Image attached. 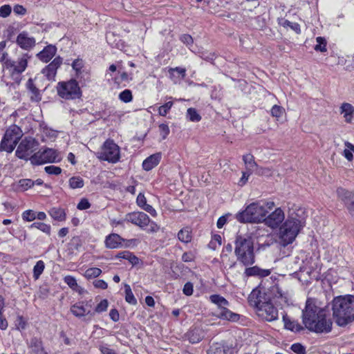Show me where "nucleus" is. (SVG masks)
Segmentation results:
<instances>
[{
    "instance_id": "17",
    "label": "nucleus",
    "mask_w": 354,
    "mask_h": 354,
    "mask_svg": "<svg viewBox=\"0 0 354 354\" xmlns=\"http://www.w3.org/2000/svg\"><path fill=\"white\" fill-rule=\"evenodd\" d=\"M63 62V59L57 56L48 65L42 69L41 73L49 80H54L57 69L60 67Z\"/></svg>"
},
{
    "instance_id": "49",
    "label": "nucleus",
    "mask_w": 354,
    "mask_h": 354,
    "mask_svg": "<svg viewBox=\"0 0 354 354\" xmlns=\"http://www.w3.org/2000/svg\"><path fill=\"white\" fill-rule=\"evenodd\" d=\"M172 106H173L172 102H167L162 106H160L158 109L159 115L161 116H165Z\"/></svg>"
},
{
    "instance_id": "23",
    "label": "nucleus",
    "mask_w": 354,
    "mask_h": 354,
    "mask_svg": "<svg viewBox=\"0 0 354 354\" xmlns=\"http://www.w3.org/2000/svg\"><path fill=\"white\" fill-rule=\"evenodd\" d=\"M28 346L34 354H48L44 349L40 338L34 337L28 342Z\"/></svg>"
},
{
    "instance_id": "42",
    "label": "nucleus",
    "mask_w": 354,
    "mask_h": 354,
    "mask_svg": "<svg viewBox=\"0 0 354 354\" xmlns=\"http://www.w3.org/2000/svg\"><path fill=\"white\" fill-rule=\"evenodd\" d=\"M203 335H201V331L198 329L192 330L189 333V342L192 344L197 343L203 339Z\"/></svg>"
},
{
    "instance_id": "39",
    "label": "nucleus",
    "mask_w": 354,
    "mask_h": 354,
    "mask_svg": "<svg viewBox=\"0 0 354 354\" xmlns=\"http://www.w3.org/2000/svg\"><path fill=\"white\" fill-rule=\"evenodd\" d=\"M45 268V264L43 261H38L33 268V277L38 279Z\"/></svg>"
},
{
    "instance_id": "55",
    "label": "nucleus",
    "mask_w": 354,
    "mask_h": 354,
    "mask_svg": "<svg viewBox=\"0 0 354 354\" xmlns=\"http://www.w3.org/2000/svg\"><path fill=\"white\" fill-rule=\"evenodd\" d=\"M159 131L162 139H165L167 136L169 134L170 131L167 124H160L159 125Z\"/></svg>"
},
{
    "instance_id": "51",
    "label": "nucleus",
    "mask_w": 354,
    "mask_h": 354,
    "mask_svg": "<svg viewBox=\"0 0 354 354\" xmlns=\"http://www.w3.org/2000/svg\"><path fill=\"white\" fill-rule=\"evenodd\" d=\"M108 308V301L106 299L102 300L95 307V312L97 313H101L107 310Z\"/></svg>"
},
{
    "instance_id": "33",
    "label": "nucleus",
    "mask_w": 354,
    "mask_h": 354,
    "mask_svg": "<svg viewBox=\"0 0 354 354\" xmlns=\"http://www.w3.org/2000/svg\"><path fill=\"white\" fill-rule=\"evenodd\" d=\"M118 259H124L128 260L132 265H136L139 262V259L133 253L129 251H122L115 256Z\"/></svg>"
},
{
    "instance_id": "56",
    "label": "nucleus",
    "mask_w": 354,
    "mask_h": 354,
    "mask_svg": "<svg viewBox=\"0 0 354 354\" xmlns=\"http://www.w3.org/2000/svg\"><path fill=\"white\" fill-rule=\"evenodd\" d=\"M11 7L9 5H4L0 8V17H7L11 13Z\"/></svg>"
},
{
    "instance_id": "41",
    "label": "nucleus",
    "mask_w": 354,
    "mask_h": 354,
    "mask_svg": "<svg viewBox=\"0 0 354 354\" xmlns=\"http://www.w3.org/2000/svg\"><path fill=\"white\" fill-rule=\"evenodd\" d=\"M125 300L130 304L136 305L137 300L135 298L130 286L127 284L125 285Z\"/></svg>"
},
{
    "instance_id": "9",
    "label": "nucleus",
    "mask_w": 354,
    "mask_h": 354,
    "mask_svg": "<svg viewBox=\"0 0 354 354\" xmlns=\"http://www.w3.org/2000/svg\"><path fill=\"white\" fill-rule=\"evenodd\" d=\"M57 89L58 95L66 100L79 98L81 94L80 88L75 80L59 82Z\"/></svg>"
},
{
    "instance_id": "25",
    "label": "nucleus",
    "mask_w": 354,
    "mask_h": 354,
    "mask_svg": "<svg viewBox=\"0 0 354 354\" xmlns=\"http://www.w3.org/2000/svg\"><path fill=\"white\" fill-rule=\"evenodd\" d=\"M266 301L264 297L261 295L260 290L257 289L253 290L248 296V302L250 305L256 309L263 303Z\"/></svg>"
},
{
    "instance_id": "19",
    "label": "nucleus",
    "mask_w": 354,
    "mask_h": 354,
    "mask_svg": "<svg viewBox=\"0 0 354 354\" xmlns=\"http://www.w3.org/2000/svg\"><path fill=\"white\" fill-rule=\"evenodd\" d=\"M56 53L57 47L54 45L49 44L41 51L38 53L36 56L42 62L48 63L55 55Z\"/></svg>"
},
{
    "instance_id": "1",
    "label": "nucleus",
    "mask_w": 354,
    "mask_h": 354,
    "mask_svg": "<svg viewBox=\"0 0 354 354\" xmlns=\"http://www.w3.org/2000/svg\"><path fill=\"white\" fill-rule=\"evenodd\" d=\"M302 319L305 327L313 332L328 333L332 330L333 322L327 318L326 311L317 306L312 299L306 301Z\"/></svg>"
},
{
    "instance_id": "52",
    "label": "nucleus",
    "mask_w": 354,
    "mask_h": 354,
    "mask_svg": "<svg viewBox=\"0 0 354 354\" xmlns=\"http://www.w3.org/2000/svg\"><path fill=\"white\" fill-rule=\"evenodd\" d=\"M45 171L48 174L58 175L61 174L62 169L59 167L50 165L44 168Z\"/></svg>"
},
{
    "instance_id": "28",
    "label": "nucleus",
    "mask_w": 354,
    "mask_h": 354,
    "mask_svg": "<svg viewBox=\"0 0 354 354\" xmlns=\"http://www.w3.org/2000/svg\"><path fill=\"white\" fill-rule=\"evenodd\" d=\"M218 318L225 319L231 322H236L239 319V315L230 311L226 308V306L221 308L220 310L217 311L215 314Z\"/></svg>"
},
{
    "instance_id": "48",
    "label": "nucleus",
    "mask_w": 354,
    "mask_h": 354,
    "mask_svg": "<svg viewBox=\"0 0 354 354\" xmlns=\"http://www.w3.org/2000/svg\"><path fill=\"white\" fill-rule=\"evenodd\" d=\"M284 111L285 110L282 106L274 105L270 110V113L272 117L279 118L283 115Z\"/></svg>"
},
{
    "instance_id": "46",
    "label": "nucleus",
    "mask_w": 354,
    "mask_h": 354,
    "mask_svg": "<svg viewBox=\"0 0 354 354\" xmlns=\"http://www.w3.org/2000/svg\"><path fill=\"white\" fill-rule=\"evenodd\" d=\"M30 227L39 229L48 234L50 232V226L44 223L35 222L30 225Z\"/></svg>"
},
{
    "instance_id": "30",
    "label": "nucleus",
    "mask_w": 354,
    "mask_h": 354,
    "mask_svg": "<svg viewBox=\"0 0 354 354\" xmlns=\"http://www.w3.org/2000/svg\"><path fill=\"white\" fill-rule=\"evenodd\" d=\"M283 321L285 328L290 330L299 332L303 330V327L298 322L290 320L286 315H283Z\"/></svg>"
},
{
    "instance_id": "22",
    "label": "nucleus",
    "mask_w": 354,
    "mask_h": 354,
    "mask_svg": "<svg viewBox=\"0 0 354 354\" xmlns=\"http://www.w3.org/2000/svg\"><path fill=\"white\" fill-rule=\"evenodd\" d=\"M162 158L161 153H156L147 158L142 162V168L145 171H150L156 167Z\"/></svg>"
},
{
    "instance_id": "10",
    "label": "nucleus",
    "mask_w": 354,
    "mask_h": 354,
    "mask_svg": "<svg viewBox=\"0 0 354 354\" xmlns=\"http://www.w3.org/2000/svg\"><path fill=\"white\" fill-rule=\"evenodd\" d=\"M61 158L58 152L50 148L39 150L30 156V160L33 165H43L48 162H56L60 160Z\"/></svg>"
},
{
    "instance_id": "32",
    "label": "nucleus",
    "mask_w": 354,
    "mask_h": 354,
    "mask_svg": "<svg viewBox=\"0 0 354 354\" xmlns=\"http://www.w3.org/2000/svg\"><path fill=\"white\" fill-rule=\"evenodd\" d=\"M279 24L285 28H290L296 33L299 34L301 32L300 26L295 22H291L284 18L279 19Z\"/></svg>"
},
{
    "instance_id": "15",
    "label": "nucleus",
    "mask_w": 354,
    "mask_h": 354,
    "mask_svg": "<svg viewBox=\"0 0 354 354\" xmlns=\"http://www.w3.org/2000/svg\"><path fill=\"white\" fill-rule=\"evenodd\" d=\"M337 197L344 202L351 214H354V192L346 190L344 188L337 189Z\"/></svg>"
},
{
    "instance_id": "14",
    "label": "nucleus",
    "mask_w": 354,
    "mask_h": 354,
    "mask_svg": "<svg viewBox=\"0 0 354 354\" xmlns=\"http://www.w3.org/2000/svg\"><path fill=\"white\" fill-rule=\"evenodd\" d=\"M92 300L82 301L71 306L70 310L75 317H82L87 315H93L94 313H92Z\"/></svg>"
},
{
    "instance_id": "7",
    "label": "nucleus",
    "mask_w": 354,
    "mask_h": 354,
    "mask_svg": "<svg viewBox=\"0 0 354 354\" xmlns=\"http://www.w3.org/2000/svg\"><path fill=\"white\" fill-rule=\"evenodd\" d=\"M22 136L21 129L17 125L10 126L6 131L0 143V150L11 153Z\"/></svg>"
},
{
    "instance_id": "53",
    "label": "nucleus",
    "mask_w": 354,
    "mask_h": 354,
    "mask_svg": "<svg viewBox=\"0 0 354 354\" xmlns=\"http://www.w3.org/2000/svg\"><path fill=\"white\" fill-rule=\"evenodd\" d=\"M174 72H176L178 74L181 75V77L183 79L185 77L186 75V70L185 68H180V67H176V68H171L169 70V73L171 76L174 75Z\"/></svg>"
},
{
    "instance_id": "58",
    "label": "nucleus",
    "mask_w": 354,
    "mask_h": 354,
    "mask_svg": "<svg viewBox=\"0 0 354 354\" xmlns=\"http://www.w3.org/2000/svg\"><path fill=\"white\" fill-rule=\"evenodd\" d=\"M292 351L297 354H305V348L300 344H294L291 346Z\"/></svg>"
},
{
    "instance_id": "8",
    "label": "nucleus",
    "mask_w": 354,
    "mask_h": 354,
    "mask_svg": "<svg viewBox=\"0 0 354 354\" xmlns=\"http://www.w3.org/2000/svg\"><path fill=\"white\" fill-rule=\"evenodd\" d=\"M97 157L102 160L115 163L120 158V148L113 140H107L97 153Z\"/></svg>"
},
{
    "instance_id": "35",
    "label": "nucleus",
    "mask_w": 354,
    "mask_h": 354,
    "mask_svg": "<svg viewBox=\"0 0 354 354\" xmlns=\"http://www.w3.org/2000/svg\"><path fill=\"white\" fill-rule=\"evenodd\" d=\"M210 301L218 306V311L221 308L229 305V302L223 297L218 295H212L209 297Z\"/></svg>"
},
{
    "instance_id": "44",
    "label": "nucleus",
    "mask_w": 354,
    "mask_h": 354,
    "mask_svg": "<svg viewBox=\"0 0 354 354\" xmlns=\"http://www.w3.org/2000/svg\"><path fill=\"white\" fill-rule=\"evenodd\" d=\"M119 99L125 103H128L132 101L133 95L132 92L129 89H125L119 94Z\"/></svg>"
},
{
    "instance_id": "27",
    "label": "nucleus",
    "mask_w": 354,
    "mask_h": 354,
    "mask_svg": "<svg viewBox=\"0 0 354 354\" xmlns=\"http://www.w3.org/2000/svg\"><path fill=\"white\" fill-rule=\"evenodd\" d=\"M274 298L281 306L289 305V298L286 292L283 291L279 286H276L272 289Z\"/></svg>"
},
{
    "instance_id": "59",
    "label": "nucleus",
    "mask_w": 354,
    "mask_h": 354,
    "mask_svg": "<svg viewBox=\"0 0 354 354\" xmlns=\"http://www.w3.org/2000/svg\"><path fill=\"white\" fill-rule=\"evenodd\" d=\"M194 286L191 282H187L183 289V293L187 296H191L193 294Z\"/></svg>"
},
{
    "instance_id": "18",
    "label": "nucleus",
    "mask_w": 354,
    "mask_h": 354,
    "mask_svg": "<svg viewBox=\"0 0 354 354\" xmlns=\"http://www.w3.org/2000/svg\"><path fill=\"white\" fill-rule=\"evenodd\" d=\"M17 44L24 50H30L36 44L35 39L28 36V33L22 32L19 33L17 37Z\"/></svg>"
},
{
    "instance_id": "37",
    "label": "nucleus",
    "mask_w": 354,
    "mask_h": 354,
    "mask_svg": "<svg viewBox=\"0 0 354 354\" xmlns=\"http://www.w3.org/2000/svg\"><path fill=\"white\" fill-rule=\"evenodd\" d=\"M178 239L183 243H189L192 240L191 232L188 228H184L178 233Z\"/></svg>"
},
{
    "instance_id": "21",
    "label": "nucleus",
    "mask_w": 354,
    "mask_h": 354,
    "mask_svg": "<svg viewBox=\"0 0 354 354\" xmlns=\"http://www.w3.org/2000/svg\"><path fill=\"white\" fill-rule=\"evenodd\" d=\"M340 113L343 115L344 121L347 123H353L354 121V106L347 102L342 103L340 106Z\"/></svg>"
},
{
    "instance_id": "29",
    "label": "nucleus",
    "mask_w": 354,
    "mask_h": 354,
    "mask_svg": "<svg viewBox=\"0 0 354 354\" xmlns=\"http://www.w3.org/2000/svg\"><path fill=\"white\" fill-rule=\"evenodd\" d=\"M214 354H232L233 348L225 343H216L212 346Z\"/></svg>"
},
{
    "instance_id": "60",
    "label": "nucleus",
    "mask_w": 354,
    "mask_h": 354,
    "mask_svg": "<svg viewBox=\"0 0 354 354\" xmlns=\"http://www.w3.org/2000/svg\"><path fill=\"white\" fill-rule=\"evenodd\" d=\"M84 66V62L81 59H76L73 61L72 64V67L74 70H75L77 72H79L81 71V69Z\"/></svg>"
},
{
    "instance_id": "34",
    "label": "nucleus",
    "mask_w": 354,
    "mask_h": 354,
    "mask_svg": "<svg viewBox=\"0 0 354 354\" xmlns=\"http://www.w3.org/2000/svg\"><path fill=\"white\" fill-rule=\"evenodd\" d=\"M354 153V145L348 141L344 142V149L343 150L342 155L348 161L353 160Z\"/></svg>"
},
{
    "instance_id": "47",
    "label": "nucleus",
    "mask_w": 354,
    "mask_h": 354,
    "mask_svg": "<svg viewBox=\"0 0 354 354\" xmlns=\"http://www.w3.org/2000/svg\"><path fill=\"white\" fill-rule=\"evenodd\" d=\"M64 281L73 290H78L79 286L75 277L68 275L64 277Z\"/></svg>"
},
{
    "instance_id": "57",
    "label": "nucleus",
    "mask_w": 354,
    "mask_h": 354,
    "mask_svg": "<svg viewBox=\"0 0 354 354\" xmlns=\"http://www.w3.org/2000/svg\"><path fill=\"white\" fill-rule=\"evenodd\" d=\"M91 207V204L86 198H82L77 205V208L80 210L87 209Z\"/></svg>"
},
{
    "instance_id": "4",
    "label": "nucleus",
    "mask_w": 354,
    "mask_h": 354,
    "mask_svg": "<svg viewBox=\"0 0 354 354\" xmlns=\"http://www.w3.org/2000/svg\"><path fill=\"white\" fill-rule=\"evenodd\" d=\"M235 254L237 260L243 266H248L255 262L254 243L248 235L238 236L235 241Z\"/></svg>"
},
{
    "instance_id": "45",
    "label": "nucleus",
    "mask_w": 354,
    "mask_h": 354,
    "mask_svg": "<svg viewBox=\"0 0 354 354\" xmlns=\"http://www.w3.org/2000/svg\"><path fill=\"white\" fill-rule=\"evenodd\" d=\"M102 270L98 268H90L85 271L84 276L87 279L95 278L100 275Z\"/></svg>"
},
{
    "instance_id": "43",
    "label": "nucleus",
    "mask_w": 354,
    "mask_h": 354,
    "mask_svg": "<svg viewBox=\"0 0 354 354\" xmlns=\"http://www.w3.org/2000/svg\"><path fill=\"white\" fill-rule=\"evenodd\" d=\"M316 41L317 42V44L315 46L314 49L316 51H319L322 53L326 52L327 50L326 39L322 37H317L316 38Z\"/></svg>"
},
{
    "instance_id": "31",
    "label": "nucleus",
    "mask_w": 354,
    "mask_h": 354,
    "mask_svg": "<svg viewBox=\"0 0 354 354\" xmlns=\"http://www.w3.org/2000/svg\"><path fill=\"white\" fill-rule=\"evenodd\" d=\"M50 216L55 221H64L66 220V213L64 209L60 207H53L49 211Z\"/></svg>"
},
{
    "instance_id": "13",
    "label": "nucleus",
    "mask_w": 354,
    "mask_h": 354,
    "mask_svg": "<svg viewBox=\"0 0 354 354\" xmlns=\"http://www.w3.org/2000/svg\"><path fill=\"white\" fill-rule=\"evenodd\" d=\"M31 58V55L28 53L21 55L17 61L10 59L5 62V67L8 69H12L13 73H22L27 68L28 61Z\"/></svg>"
},
{
    "instance_id": "63",
    "label": "nucleus",
    "mask_w": 354,
    "mask_h": 354,
    "mask_svg": "<svg viewBox=\"0 0 354 354\" xmlns=\"http://www.w3.org/2000/svg\"><path fill=\"white\" fill-rule=\"evenodd\" d=\"M26 326V322L23 317L19 316L16 320V327L18 330H24Z\"/></svg>"
},
{
    "instance_id": "50",
    "label": "nucleus",
    "mask_w": 354,
    "mask_h": 354,
    "mask_svg": "<svg viewBox=\"0 0 354 354\" xmlns=\"http://www.w3.org/2000/svg\"><path fill=\"white\" fill-rule=\"evenodd\" d=\"M6 46V41H2L0 42V62H3L4 63L6 60H9L7 59L8 55V53L5 50Z\"/></svg>"
},
{
    "instance_id": "11",
    "label": "nucleus",
    "mask_w": 354,
    "mask_h": 354,
    "mask_svg": "<svg viewBox=\"0 0 354 354\" xmlns=\"http://www.w3.org/2000/svg\"><path fill=\"white\" fill-rule=\"evenodd\" d=\"M39 143L34 138L28 137L23 139L16 150V156L20 159L30 160L33 152L38 149Z\"/></svg>"
},
{
    "instance_id": "40",
    "label": "nucleus",
    "mask_w": 354,
    "mask_h": 354,
    "mask_svg": "<svg viewBox=\"0 0 354 354\" xmlns=\"http://www.w3.org/2000/svg\"><path fill=\"white\" fill-rule=\"evenodd\" d=\"M187 118L192 122H199L201 116L194 108H189L187 111Z\"/></svg>"
},
{
    "instance_id": "3",
    "label": "nucleus",
    "mask_w": 354,
    "mask_h": 354,
    "mask_svg": "<svg viewBox=\"0 0 354 354\" xmlns=\"http://www.w3.org/2000/svg\"><path fill=\"white\" fill-rule=\"evenodd\" d=\"M274 206V202L259 201L248 205L245 209L236 215V218L241 223H259L263 222L269 211Z\"/></svg>"
},
{
    "instance_id": "6",
    "label": "nucleus",
    "mask_w": 354,
    "mask_h": 354,
    "mask_svg": "<svg viewBox=\"0 0 354 354\" xmlns=\"http://www.w3.org/2000/svg\"><path fill=\"white\" fill-rule=\"evenodd\" d=\"M124 221L139 227L142 230H146L147 232H156L159 226L150 219L149 216L142 212H133L125 215Z\"/></svg>"
},
{
    "instance_id": "36",
    "label": "nucleus",
    "mask_w": 354,
    "mask_h": 354,
    "mask_svg": "<svg viewBox=\"0 0 354 354\" xmlns=\"http://www.w3.org/2000/svg\"><path fill=\"white\" fill-rule=\"evenodd\" d=\"M243 160L246 166L248 171L252 172L257 167L254 161V156L252 154H246L243 156Z\"/></svg>"
},
{
    "instance_id": "26",
    "label": "nucleus",
    "mask_w": 354,
    "mask_h": 354,
    "mask_svg": "<svg viewBox=\"0 0 354 354\" xmlns=\"http://www.w3.org/2000/svg\"><path fill=\"white\" fill-rule=\"evenodd\" d=\"M30 99L32 102H38L41 100V95L39 90L35 86L33 81L29 79L26 83Z\"/></svg>"
},
{
    "instance_id": "16",
    "label": "nucleus",
    "mask_w": 354,
    "mask_h": 354,
    "mask_svg": "<svg viewBox=\"0 0 354 354\" xmlns=\"http://www.w3.org/2000/svg\"><path fill=\"white\" fill-rule=\"evenodd\" d=\"M284 213L281 208H277L272 213L267 217L266 216L264 223L265 224L271 227H277L284 220Z\"/></svg>"
},
{
    "instance_id": "54",
    "label": "nucleus",
    "mask_w": 354,
    "mask_h": 354,
    "mask_svg": "<svg viewBox=\"0 0 354 354\" xmlns=\"http://www.w3.org/2000/svg\"><path fill=\"white\" fill-rule=\"evenodd\" d=\"M24 220L32 221L36 218V214L32 210H26L22 214Z\"/></svg>"
},
{
    "instance_id": "2",
    "label": "nucleus",
    "mask_w": 354,
    "mask_h": 354,
    "mask_svg": "<svg viewBox=\"0 0 354 354\" xmlns=\"http://www.w3.org/2000/svg\"><path fill=\"white\" fill-rule=\"evenodd\" d=\"M333 316L339 326H345L354 320V296H339L332 301Z\"/></svg>"
},
{
    "instance_id": "20",
    "label": "nucleus",
    "mask_w": 354,
    "mask_h": 354,
    "mask_svg": "<svg viewBox=\"0 0 354 354\" xmlns=\"http://www.w3.org/2000/svg\"><path fill=\"white\" fill-rule=\"evenodd\" d=\"M271 274V270L262 269L258 266L249 267L245 268L244 275L247 277H257L259 278H263L269 276Z\"/></svg>"
},
{
    "instance_id": "61",
    "label": "nucleus",
    "mask_w": 354,
    "mask_h": 354,
    "mask_svg": "<svg viewBox=\"0 0 354 354\" xmlns=\"http://www.w3.org/2000/svg\"><path fill=\"white\" fill-rule=\"evenodd\" d=\"M252 174L251 171H243L242 172V177L240 178L239 183H238V185L239 186H243L244 185H245V183H247L248 180V177L250 176V175Z\"/></svg>"
},
{
    "instance_id": "38",
    "label": "nucleus",
    "mask_w": 354,
    "mask_h": 354,
    "mask_svg": "<svg viewBox=\"0 0 354 354\" xmlns=\"http://www.w3.org/2000/svg\"><path fill=\"white\" fill-rule=\"evenodd\" d=\"M68 183L71 189L82 188L84 185L83 179L80 176L71 177Z\"/></svg>"
},
{
    "instance_id": "12",
    "label": "nucleus",
    "mask_w": 354,
    "mask_h": 354,
    "mask_svg": "<svg viewBox=\"0 0 354 354\" xmlns=\"http://www.w3.org/2000/svg\"><path fill=\"white\" fill-rule=\"evenodd\" d=\"M257 315L268 322L277 319L278 310L270 301H264L257 309Z\"/></svg>"
},
{
    "instance_id": "62",
    "label": "nucleus",
    "mask_w": 354,
    "mask_h": 354,
    "mask_svg": "<svg viewBox=\"0 0 354 354\" xmlns=\"http://www.w3.org/2000/svg\"><path fill=\"white\" fill-rule=\"evenodd\" d=\"M19 184L21 187L24 189H28L32 187L34 185L35 182L30 179H22L19 180Z\"/></svg>"
},
{
    "instance_id": "5",
    "label": "nucleus",
    "mask_w": 354,
    "mask_h": 354,
    "mask_svg": "<svg viewBox=\"0 0 354 354\" xmlns=\"http://www.w3.org/2000/svg\"><path fill=\"white\" fill-rule=\"evenodd\" d=\"M304 225L300 219L289 216L279 228V240L282 245L292 243Z\"/></svg>"
},
{
    "instance_id": "64",
    "label": "nucleus",
    "mask_w": 354,
    "mask_h": 354,
    "mask_svg": "<svg viewBox=\"0 0 354 354\" xmlns=\"http://www.w3.org/2000/svg\"><path fill=\"white\" fill-rule=\"evenodd\" d=\"M93 283L95 288L102 290L106 289L108 287L107 283L102 279L95 280Z\"/></svg>"
},
{
    "instance_id": "24",
    "label": "nucleus",
    "mask_w": 354,
    "mask_h": 354,
    "mask_svg": "<svg viewBox=\"0 0 354 354\" xmlns=\"http://www.w3.org/2000/svg\"><path fill=\"white\" fill-rule=\"evenodd\" d=\"M125 240L118 234H111L106 237V247L110 249L119 248L122 246V242Z\"/></svg>"
}]
</instances>
